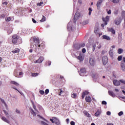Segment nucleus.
I'll return each instance as SVG.
<instances>
[{
	"label": "nucleus",
	"instance_id": "f3484780",
	"mask_svg": "<svg viewBox=\"0 0 125 125\" xmlns=\"http://www.w3.org/2000/svg\"><path fill=\"white\" fill-rule=\"evenodd\" d=\"M121 69L122 71H125V64L124 63H121Z\"/></svg>",
	"mask_w": 125,
	"mask_h": 125
},
{
	"label": "nucleus",
	"instance_id": "5fc2aeb1",
	"mask_svg": "<svg viewBox=\"0 0 125 125\" xmlns=\"http://www.w3.org/2000/svg\"><path fill=\"white\" fill-rule=\"evenodd\" d=\"M84 46H85V44L84 43L82 44L80 46L81 47H84Z\"/></svg>",
	"mask_w": 125,
	"mask_h": 125
},
{
	"label": "nucleus",
	"instance_id": "c85d7f7f",
	"mask_svg": "<svg viewBox=\"0 0 125 125\" xmlns=\"http://www.w3.org/2000/svg\"><path fill=\"white\" fill-rule=\"evenodd\" d=\"M84 114L85 115L86 117H87L88 118H90V114L88 113L87 111H84Z\"/></svg>",
	"mask_w": 125,
	"mask_h": 125
},
{
	"label": "nucleus",
	"instance_id": "864d4df0",
	"mask_svg": "<svg viewBox=\"0 0 125 125\" xmlns=\"http://www.w3.org/2000/svg\"><path fill=\"white\" fill-rule=\"evenodd\" d=\"M106 115H107V116H110L111 115V112L110 111H107L106 112Z\"/></svg>",
	"mask_w": 125,
	"mask_h": 125
},
{
	"label": "nucleus",
	"instance_id": "aec40b11",
	"mask_svg": "<svg viewBox=\"0 0 125 125\" xmlns=\"http://www.w3.org/2000/svg\"><path fill=\"white\" fill-rule=\"evenodd\" d=\"M99 43V42H97L96 43H94L92 44V47H93V49H92V50L93 51H94V50H95V47H96V45L98 44Z\"/></svg>",
	"mask_w": 125,
	"mask_h": 125
},
{
	"label": "nucleus",
	"instance_id": "09e8293b",
	"mask_svg": "<svg viewBox=\"0 0 125 125\" xmlns=\"http://www.w3.org/2000/svg\"><path fill=\"white\" fill-rule=\"evenodd\" d=\"M50 120L52 122V124H54V123H55L54 117L53 118V119H50Z\"/></svg>",
	"mask_w": 125,
	"mask_h": 125
},
{
	"label": "nucleus",
	"instance_id": "cd10ccee",
	"mask_svg": "<svg viewBox=\"0 0 125 125\" xmlns=\"http://www.w3.org/2000/svg\"><path fill=\"white\" fill-rule=\"evenodd\" d=\"M6 16L5 14H2V13L0 12V18H5Z\"/></svg>",
	"mask_w": 125,
	"mask_h": 125
},
{
	"label": "nucleus",
	"instance_id": "4c0bfd02",
	"mask_svg": "<svg viewBox=\"0 0 125 125\" xmlns=\"http://www.w3.org/2000/svg\"><path fill=\"white\" fill-rule=\"evenodd\" d=\"M120 83H123V84H125V80H124L123 79H121L119 80Z\"/></svg>",
	"mask_w": 125,
	"mask_h": 125
},
{
	"label": "nucleus",
	"instance_id": "2eb2a0df",
	"mask_svg": "<svg viewBox=\"0 0 125 125\" xmlns=\"http://www.w3.org/2000/svg\"><path fill=\"white\" fill-rule=\"evenodd\" d=\"M100 115H101V109H98L95 114V116L96 117H98L99 116H100Z\"/></svg>",
	"mask_w": 125,
	"mask_h": 125
},
{
	"label": "nucleus",
	"instance_id": "393cba45",
	"mask_svg": "<svg viewBox=\"0 0 125 125\" xmlns=\"http://www.w3.org/2000/svg\"><path fill=\"white\" fill-rule=\"evenodd\" d=\"M20 49L18 48H16L14 50L12 51L13 53H18V52H20Z\"/></svg>",
	"mask_w": 125,
	"mask_h": 125
},
{
	"label": "nucleus",
	"instance_id": "0e129e2a",
	"mask_svg": "<svg viewBox=\"0 0 125 125\" xmlns=\"http://www.w3.org/2000/svg\"><path fill=\"white\" fill-rule=\"evenodd\" d=\"M84 96H85V95L84 94V93H83L82 96L83 99L84 98Z\"/></svg>",
	"mask_w": 125,
	"mask_h": 125
},
{
	"label": "nucleus",
	"instance_id": "473e14b6",
	"mask_svg": "<svg viewBox=\"0 0 125 125\" xmlns=\"http://www.w3.org/2000/svg\"><path fill=\"white\" fill-rule=\"evenodd\" d=\"M122 59H123V56H118L117 58L118 61H122Z\"/></svg>",
	"mask_w": 125,
	"mask_h": 125
},
{
	"label": "nucleus",
	"instance_id": "c9c22d12",
	"mask_svg": "<svg viewBox=\"0 0 125 125\" xmlns=\"http://www.w3.org/2000/svg\"><path fill=\"white\" fill-rule=\"evenodd\" d=\"M38 76H39V73H38L32 74V77H38Z\"/></svg>",
	"mask_w": 125,
	"mask_h": 125
},
{
	"label": "nucleus",
	"instance_id": "37998d69",
	"mask_svg": "<svg viewBox=\"0 0 125 125\" xmlns=\"http://www.w3.org/2000/svg\"><path fill=\"white\" fill-rule=\"evenodd\" d=\"M102 104H103V105H107V102H106L105 101H103L102 102Z\"/></svg>",
	"mask_w": 125,
	"mask_h": 125
},
{
	"label": "nucleus",
	"instance_id": "7c9ffc66",
	"mask_svg": "<svg viewBox=\"0 0 125 125\" xmlns=\"http://www.w3.org/2000/svg\"><path fill=\"white\" fill-rule=\"evenodd\" d=\"M32 105H33V107L34 108V109L35 110V111H38L37 110V107L36 106V105H35V104L34 103V102H33L32 101H31Z\"/></svg>",
	"mask_w": 125,
	"mask_h": 125
},
{
	"label": "nucleus",
	"instance_id": "dca6fc26",
	"mask_svg": "<svg viewBox=\"0 0 125 125\" xmlns=\"http://www.w3.org/2000/svg\"><path fill=\"white\" fill-rule=\"evenodd\" d=\"M54 121L56 125H60V121H59V120H58L57 118H56V117H54Z\"/></svg>",
	"mask_w": 125,
	"mask_h": 125
},
{
	"label": "nucleus",
	"instance_id": "a878e982",
	"mask_svg": "<svg viewBox=\"0 0 125 125\" xmlns=\"http://www.w3.org/2000/svg\"><path fill=\"white\" fill-rule=\"evenodd\" d=\"M11 84H14V85H16V86H19V83H17L15 81H11Z\"/></svg>",
	"mask_w": 125,
	"mask_h": 125
},
{
	"label": "nucleus",
	"instance_id": "e433bc0d",
	"mask_svg": "<svg viewBox=\"0 0 125 125\" xmlns=\"http://www.w3.org/2000/svg\"><path fill=\"white\" fill-rule=\"evenodd\" d=\"M0 100H1V102H2V103L4 104V105L5 106V107H6V106H7L6 103H5V102H4V100H3L2 99H0Z\"/></svg>",
	"mask_w": 125,
	"mask_h": 125
},
{
	"label": "nucleus",
	"instance_id": "4468645a",
	"mask_svg": "<svg viewBox=\"0 0 125 125\" xmlns=\"http://www.w3.org/2000/svg\"><path fill=\"white\" fill-rule=\"evenodd\" d=\"M1 120H2L5 123H7V124H10V122L5 117L3 116L1 118Z\"/></svg>",
	"mask_w": 125,
	"mask_h": 125
},
{
	"label": "nucleus",
	"instance_id": "052dcab7",
	"mask_svg": "<svg viewBox=\"0 0 125 125\" xmlns=\"http://www.w3.org/2000/svg\"><path fill=\"white\" fill-rule=\"evenodd\" d=\"M114 29H113L112 28H108V31L109 32H112V31Z\"/></svg>",
	"mask_w": 125,
	"mask_h": 125
},
{
	"label": "nucleus",
	"instance_id": "ddd939ff",
	"mask_svg": "<svg viewBox=\"0 0 125 125\" xmlns=\"http://www.w3.org/2000/svg\"><path fill=\"white\" fill-rule=\"evenodd\" d=\"M108 93L109 95H110L112 97H113V98H115V97H116V95L114 93V92L112 91H108Z\"/></svg>",
	"mask_w": 125,
	"mask_h": 125
},
{
	"label": "nucleus",
	"instance_id": "2f4dec72",
	"mask_svg": "<svg viewBox=\"0 0 125 125\" xmlns=\"http://www.w3.org/2000/svg\"><path fill=\"white\" fill-rule=\"evenodd\" d=\"M11 21V18H10V17H8L5 18V21H6V22H9Z\"/></svg>",
	"mask_w": 125,
	"mask_h": 125
},
{
	"label": "nucleus",
	"instance_id": "6e6552de",
	"mask_svg": "<svg viewBox=\"0 0 125 125\" xmlns=\"http://www.w3.org/2000/svg\"><path fill=\"white\" fill-rule=\"evenodd\" d=\"M43 60H44L43 57H40L38 60L34 62V63H42V61H43Z\"/></svg>",
	"mask_w": 125,
	"mask_h": 125
},
{
	"label": "nucleus",
	"instance_id": "412c9836",
	"mask_svg": "<svg viewBox=\"0 0 125 125\" xmlns=\"http://www.w3.org/2000/svg\"><path fill=\"white\" fill-rule=\"evenodd\" d=\"M3 112L4 113L7 119H9L10 115H9V114H8V112L6 111L5 110H3Z\"/></svg>",
	"mask_w": 125,
	"mask_h": 125
},
{
	"label": "nucleus",
	"instance_id": "9b49d317",
	"mask_svg": "<svg viewBox=\"0 0 125 125\" xmlns=\"http://www.w3.org/2000/svg\"><path fill=\"white\" fill-rule=\"evenodd\" d=\"M89 63L91 66H94L95 65V59L93 58L90 59Z\"/></svg>",
	"mask_w": 125,
	"mask_h": 125
},
{
	"label": "nucleus",
	"instance_id": "7ed1b4c3",
	"mask_svg": "<svg viewBox=\"0 0 125 125\" xmlns=\"http://www.w3.org/2000/svg\"><path fill=\"white\" fill-rule=\"evenodd\" d=\"M79 17H81V14H80V13L76 12L73 19L74 23H76V22H77V20H78Z\"/></svg>",
	"mask_w": 125,
	"mask_h": 125
},
{
	"label": "nucleus",
	"instance_id": "f257e3e1",
	"mask_svg": "<svg viewBox=\"0 0 125 125\" xmlns=\"http://www.w3.org/2000/svg\"><path fill=\"white\" fill-rule=\"evenodd\" d=\"M30 47L31 48H34L35 47V45H34V42L35 43H38V44H40V39L37 38H31V39L30 40Z\"/></svg>",
	"mask_w": 125,
	"mask_h": 125
},
{
	"label": "nucleus",
	"instance_id": "b1692460",
	"mask_svg": "<svg viewBox=\"0 0 125 125\" xmlns=\"http://www.w3.org/2000/svg\"><path fill=\"white\" fill-rule=\"evenodd\" d=\"M117 52H118V54H122V53H123V52H124V49H123L122 48H119L118 49Z\"/></svg>",
	"mask_w": 125,
	"mask_h": 125
},
{
	"label": "nucleus",
	"instance_id": "58836bf2",
	"mask_svg": "<svg viewBox=\"0 0 125 125\" xmlns=\"http://www.w3.org/2000/svg\"><path fill=\"white\" fill-rule=\"evenodd\" d=\"M37 116L39 117V118H41V119H43V120H44V121H45V122H46V123H48V121L44 119H43L42 118V117L40 116L39 115H38Z\"/></svg>",
	"mask_w": 125,
	"mask_h": 125
},
{
	"label": "nucleus",
	"instance_id": "4d7b16f0",
	"mask_svg": "<svg viewBox=\"0 0 125 125\" xmlns=\"http://www.w3.org/2000/svg\"><path fill=\"white\" fill-rule=\"evenodd\" d=\"M114 14L117 15V14H118V10H116L115 11H114Z\"/></svg>",
	"mask_w": 125,
	"mask_h": 125
},
{
	"label": "nucleus",
	"instance_id": "6ab92c4d",
	"mask_svg": "<svg viewBox=\"0 0 125 125\" xmlns=\"http://www.w3.org/2000/svg\"><path fill=\"white\" fill-rule=\"evenodd\" d=\"M85 101L86 102H91V98L89 96H86L85 97Z\"/></svg>",
	"mask_w": 125,
	"mask_h": 125
},
{
	"label": "nucleus",
	"instance_id": "79ce46f5",
	"mask_svg": "<svg viewBox=\"0 0 125 125\" xmlns=\"http://www.w3.org/2000/svg\"><path fill=\"white\" fill-rule=\"evenodd\" d=\"M49 93V90L48 89H46L45 91V94H48Z\"/></svg>",
	"mask_w": 125,
	"mask_h": 125
},
{
	"label": "nucleus",
	"instance_id": "4be33fe9",
	"mask_svg": "<svg viewBox=\"0 0 125 125\" xmlns=\"http://www.w3.org/2000/svg\"><path fill=\"white\" fill-rule=\"evenodd\" d=\"M71 24L72 22L70 21L67 24V29H68L69 31H70V30H72V26H71Z\"/></svg>",
	"mask_w": 125,
	"mask_h": 125
},
{
	"label": "nucleus",
	"instance_id": "8fccbe9b",
	"mask_svg": "<svg viewBox=\"0 0 125 125\" xmlns=\"http://www.w3.org/2000/svg\"><path fill=\"white\" fill-rule=\"evenodd\" d=\"M70 125H76V123H75V122H74V121H71V122H70Z\"/></svg>",
	"mask_w": 125,
	"mask_h": 125
},
{
	"label": "nucleus",
	"instance_id": "ea45409f",
	"mask_svg": "<svg viewBox=\"0 0 125 125\" xmlns=\"http://www.w3.org/2000/svg\"><path fill=\"white\" fill-rule=\"evenodd\" d=\"M37 5H38L39 6H42V4H43V2H40L39 3H37Z\"/></svg>",
	"mask_w": 125,
	"mask_h": 125
},
{
	"label": "nucleus",
	"instance_id": "20e7f679",
	"mask_svg": "<svg viewBox=\"0 0 125 125\" xmlns=\"http://www.w3.org/2000/svg\"><path fill=\"white\" fill-rule=\"evenodd\" d=\"M114 24L115 25H117V26L120 25L122 22V20H121V18H117L116 19H115L114 21Z\"/></svg>",
	"mask_w": 125,
	"mask_h": 125
},
{
	"label": "nucleus",
	"instance_id": "603ef678",
	"mask_svg": "<svg viewBox=\"0 0 125 125\" xmlns=\"http://www.w3.org/2000/svg\"><path fill=\"white\" fill-rule=\"evenodd\" d=\"M66 122L67 123V124H69V123H70V119L69 118H67L66 119Z\"/></svg>",
	"mask_w": 125,
	"mask_h": 125
},
{
	"label": "nucleus",
	"instance_id": "1a4fd4ad",
	"mask_svg": "<svg viewBox=\"0 0 125 125\" xmlns=\"http://www.w3.org/2000/svg\"><path fill=\"white\" fill-rule=\"evenodd\" d=\"M103 2V0H99L98 1L97 3V9H100V7H101V4Z\"/></svg>",
	"mask_w": 125,
	"mask_h": 125
},
{
	"label": "nucleus",
	"instance_id": "a18cd8bd",
	"mask_svg": "<svg viewBox=\"0 0 125 125\" xmlns=\"http://www.w3.org/2000/svg\"><path fill=\"white\" fill-rule=\"evenodd\" d=\"M59 90H60V93L59 94V95L61 96V93H63V90L61 89H59Z\"/></svg>",
	"mask_w": 125,
	"mask_h": 125
},
{
	"label": "nucleus",
	"instance_id": "c03bdc74",
	"mask_svg": "<svg viewBox=\"0 0 125 125\" xmlns=\"http://www.w3.org/2000/svg\"><path fill=\"white\" fill-rule=\"evenodd\" d=\"M40 93L41 94H42V95H43V94H44V91L43 90H40Z\"/></svg>",
	"mask_w": 125,
	"mask_h": 125
},
{
	"label": "nucleus",
	"instance_id": "a19ab883",
	"mask_svg": "<svg viewBox=\"0 0 125 125\" xmlns=\"http://www.w3.org/2000/svg\"><path fill=\"white\" fill-rule=\"evenodd\" d=\"M122 115H124V112L123 111H120L119 113H118V115L121 117V116H122Z\"/></svg>",
	"mask_w": 125,
	"mask_h": 125
},
{
	"label": "nucleus",
	"instance_id": "0eeeda50",
	"mask_svg": "<svg viewBox=\"0 0 125 125\" xmlns=\"http://www.w3.org/2000/svg\"><path fill=\"white\" fill-rule=\"evenodd\" d=\"M103 63L104 65H106L108 63V57L106 56H104L102 59Z\"/></svg>",
	"mask_w": 125,
	"mask_h": 125
},
{
	"label": "nucleus",
	"instance_id": "72a5a7b5",
	"mask_svg": "<svg viewBox=\"0 0 125 125\" xmlns=\"http://www.w3.org/2000/svg\"><path fill=\"white\" fill-rule=\"evenodd\" d=\"M45 21V17L42 16V18L41 20H40V22H44Z\"/></svg>",
	"mask_w": 125,
	"mask_h": 125
},
{
	"label": "nucleus",
	"instance_id": "9d476101",
	"mask_svg": "<svg viewBox=\"0 0 125 125\" xmlns=\"http://www.w3.org/2000/svg\"><path fill=\"white\" fill-rule=\"evenodd\" d=\"M84 59V57H83V54H80L79 56L78 57V60H80V62L83 61V59Z\"/></svg>",
	"mask_w": 125,
	"mask_h": 125
},
{
	"label": "nucleus",
	"instance_id": "e2e57ef3",
	"mask_svg": "<svg viewBox=\"0 0 125 125\" xmlns=\"http://www.w3.org/2000/svg\"><path fill=\"white\" fill-rule=\"evenodd\" d=\"M97 48L99 49H100V48H101V44H99L97 46Z\"/></svg>",
	"mask_w": 125,
	"mask_h": 125
},
{
	"label": "nucleus",
	"instance_id": "3c124183",
	"mask_svg": "<svg viewBox=\"0 0 125 125\" xmlns=\"http://www.w3.org/2000/svg\"><path fill=\"white\" fill-rule=\"evenodd\" d=\"M86 51V50H85V48H83V49H82V52H83V53H85Z\"/></svg>",
	"mask_w": 125,
	"mask_h": 125
},
{
	"label": "nucleus",
	"instance_id": "5701e85b",
	"mask_svg": "<svg viewBox=\"0 0 125 125\" xmlns=\"http://www.w3.org/2000/svg\"><path fill=\"white\" fill-rule=\"evenodd\" d=\"M109 55H110V57L113 58V57L114 56V52H113V49L110 50Z\"/></svg>",
	"mask_w": 125,
	"mask_h": 125
},
{
	"label": "nucleus",
	"instance_id": "f704fd0d",
	"mask_svg": "<svg viewBox=\"0 0 125 125\" xmlns=\"http://www.w3.org/2000/svg\"><path fill=\"white\" fill-rule=\"evenodd\" d=\"M31 113H32L33 116H36V115H37L36 112H35V111H34V110H33V109L31 110Z\"/></svg>",
	"mask_w": 125,
	"mask_h": 125
},
{
	"label": "nucleus",
	"instance_id": "de8ad7c7",
	"mask_svg": "<svg viewBox=\"0 0 125 125\" xmlns=\"http://www.w3.org/2000/svg\"><path fill=\"white\" fill-rule=\"evenodd\" d=\"M76 96H77V94H75V93H73V94L72 95V97H73V98H75Z\"/></svg>",
	"mask_w": 125,
	"mask_h": 125
},
{
	"label": "nucleus",
	"instance_id": "39448f33",
	"mask_svg": "<svg viewBox=\"0 0 125 125\" xmlns=\"http://www.w3.org/2000/svg\"><path fill=\"white\" fill-rule=\"evenodd\" d=\"M12 42L13 43H17V40L19 39V37L17 35H14L12 37Z\"/></svg>",
	"mask_w": 125,
	"mask_h": 125
},
{
	"label": "nucleus",
	"instance_id": "c756f323",
	"mask_svg": "<svg viewBox=\"0 0 125 125\" xmlns=\"http://www.w3.org/2000/svg\"><path fill=\"white\" fill-rule=\"evenodd\" d=\"M113 3H119L120 0H110Z\"/></svg>",
	"mask_w": 125,
	"mask_h": 125
},
{
	"label": "nucleus",
	"instance_id": "bb28decb",
	"mask_svg": "<svg viewBox=\"0 0 125 125\" xmlns=\"http://www.w3.org/2000/svg\"><path fill=\"white\" fill-rule=\"evenodd\" d=\"M12 31H13V28H12V27H9L7 31L8 33L11 34V33H12Z\"/></svg>",
	"mask_w": 125,
	"mask_h": 125
},
{
	"label": "nucleus",
	"instance_id": "423d86ee",
	"mask_svg": "<svg viewBox=\"0 0 125 125\" xmlns=\"http://www.w3.org/2000/svg\"><path fill=\"white\" fill-rule=\"evenodd\" d=\"M103 21L104 22V25H107L108 23L107 22H109V19H110V16H107L105 18H102Z\"/></svg>",
	"mask_w": 125,
	"mask_h": 125
},
{
	"label": "nucleus",
	"instance_id": "f03ea898",
	"mask_svg": "<svg viewBox=\"0 0 125 125\" xmlns=\"http://www.w3.org/2000/svg\"><path fill=\"white\" fill-rule=\"evenodd\" d=\"M86 73V70L85 69V68H81L80 71L79 72V75H80L82 77H84Z\"/></svg>",
	"mask_w": 125,
	"mask_h": 125
},
{
	"label": "nucleus",
	"instance_id": "f8f14e48",
	"mask_svg": "<svg viewBox=\"0 0 125 125\" xmlns=\"http://www.w3.org/2000/svg\"><path fill=\"white\" fill-rule=\"evenodd\" d=\"M113 84L116 86H118L119 85H120L121 84V82H120V81H119L114 80L113 81Z\"/></svg>",
	"mask_w": 125,
	"mask_h": 125
},
{
	"label": "nucleus",
	"instance_id": "338daca9",
	"mask_svg": "<svg viewBox=\"0 0 125 125\" xmlns=\"http://www.w3.org/2000/svg\"><path fill=\"white\" fill-rule=\"evenodd\" d=\"M111 10H109L107 11V14H111Z\"/></svg>",
	"mask_w": 125,
	"mask_h": 125
},
{
	"label": "nucleus",
	"instance_id": "774afa93",
	"mask_svg": "<svg viewBox=\"0 0 125 125\" xmlns=\"http://www.w3.org/2000/svg\"><path fill=\"white\" fill-rule=\"evenodd\" d=\"M88 10L89 11V12H92V9H91V8H89Z\"/></svg>",
	"mask_w": 125,
	"mask_h": 125
},
{
	"label": "nucleus",
	"instance_id": "a211bd4d",
	"mask_svg": "<svg viewBox=\"0 0 125 125\" xmlns=\"http://www.w3.org/2000/svg\"><path fill=\"white\" fill-rule=\"evenodd\" d=\"M102 37L104 40H107V41H110V37L107 35H103Z\"/></svg>",
	"mask_w": 125,
	"mask_h": 125
},
{
	"label": "nucleus",
	"instance_id": "680f3d73",
	"mask_svg": "<svg viewBox=\"0 0 125 125\" xmlns=\"http://www.w3.org/2000/svg\"><path fill=\"white\" fill-rule=\"evenodd\" d=\"M16 112L17 113V114H20V111L18 109H16Z\"/></svg>",
	"mask_w": 125,
	"mask_h": 125
},
{
	"label": "nucleus",
	"instance_id": "13d9d810",
	"mask_svg": "<svg viewBox=\"0 0 125 125\" xmlns=\"http://www.w3.org/2000/svg\"><path fill=\"white\" fill-rule=\"evenodd\" d=\"M83 93H84L85 95H87V94H88V92L85 91L84 92H83Z\"/></svg>",
	"mask_w": 125,
	"mask_h": 125
},
{
	"label": "nucleus",
	"instance_id": "bf43d9fd",
	"mask_svg": "<svg viewBox=\"0 0 125 125\" xmlns=\"http://www.w3.org/2000/svg\"><path fill=\"white\" fill-rule=\"evenodd\" d=\"M32 21L33 22V23H37V21L36 20H35V19H32Z\"/></svg>",
	"mask_w": 125,
	"mask_h": 125
},
{
	"label": "nucleus",
	"instance_id": "49530a36",
	"mask_svg": "<svg viewBox=\"0 0 125 125\" xmlns=\"http://www.w3.org/2000/svg\"><path fill=\"white\" fill-rule=\"evenodd\" d=\"M94 79H97L98 78V75L95 74L94 76L93 77Z\"/></svg>",
	"mask_w": 125,
	"mask_h": 125
},
{
	"label": "nucleus",
	"instance_id": "6e6d98bb",
	"mask_svg": "<svg viewBox=\"0 0 125 125\" xmlns=\"http://www.w3.org/2000/svg\"><path fill=\"white\" fill-rule=\"evenodd\" d=\"M111 33L113 34H116V31H115V30L112 29Z\"/></svg>",
	"mask_w": 125,
	"mask_h": 125
},
{
	"label": "nucleus",
	"instance_id": "69168bd1",
	"mask_svg": "<svg viewBox=\"0 0 125 125\" xmlns=\"http://www.w3.org/2000/svg\"><path fill=\"white\" fill-rule=\"evenodd\" d=\"M76 46H77V48H76V50H78L80 48V47H79L80 46L78 45H76Z\"/></svg>",
	"mask_w": 125,
	"mask_h": 125
}]
</instances>
